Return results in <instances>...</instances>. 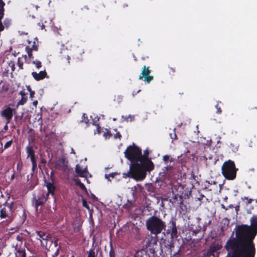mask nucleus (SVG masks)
I'll return each mask as SVG.
<instances>
[{"label":"nucleus","instance_id":"1","mask_svg":"<svg viewBox=\"0 0 257 257\" xmlns=\"http://www.w3.org/2000/svg\"><path fill=\"white\" fill-rule=\"evenodd\" d=\"M257 234V215L250 219V225L242 224L235 228V237L230 238L224 246L228 254H234L254 257L255 244L253 239Z\"/></svg>","mask_w":257,"mask_h":257},{"label":"nucleus","instance_id":"2","mask_svg":"<svg viewBox=\"0 0 257 257\" xmlns=\"http://www.w3.org/2000/svg\"><path fill=\"white\" fill-rule=\"evenodd\" d=\"M124 154L125 157L131 163L130 170L126 175L137 181H141L140 176H139L140 169L139 163L141 149L133 143L126 148Z\"/></svg>","mask_w":257,"mask_h":257},{"label":"nucleus","instance_id":"3","mask_svg":"<svg viewBox=\"0 0 257 257\" xmlns=\"http://www.w3.org/2000/svg\"><path fill=\"white\" fill-rule=\"evenodd\" d=\"M149 152L147 149L144 151L143 155L141 152L139 163L140 165L139 176H140L141 181L146 178L147 172H150L154 169V165L151 160L149 158Z\"/></svg>","mask_w":257,"mask_h":257},{"label":"nucleus","instance_id":"4","mask_svg":"<svg viewBox=\"0 0 257 257\" xmlns=\"http://www.w3.org/2000/svg\"><path fill=\"white\" fill-rule=\"evenodd\" d=\"M146 225L151 234L155 235L160 234L166 227V223L155 215L151 216L146 220Z\"/></svg>","mask_w":257,"mask_h":257},{"label":"nucleus","instance_id":"5","mask_svg":"<svg viewBox=\"0 0 257 257\" xmlns=\"http://www.w3.org/2000/svg\"><path fill=\"white\" fill-rule=\"evenodd\" d=\"M238 168L233 161L228 160L225 161L221 167V173L225 179L234 180L236 177Z\"/></svg>","mask_w":257,"mask_h":257},{"label":"nucleus","instance_id":"6","mask_svg":"<svg viewBox=\"0 0 257 257\" xmlns=\"http://www.w3.org/2000/svg\"><path fill=\"white\" fill-rule=\"evenodd\" d=\"M37 234L39 237L38 238L41 241L43 245L45 244L46 242V247L48 250H52L53 246L57 247L58 245L57 240H55L53 242V240L50 238V240H49V236L46 234L45 232L42 231H37Z\"/></svg>","mask_w":257,"mask_h":257},{"label":"nucleus","instance_id":"7","mask_svg":"<svg viewBox=\"0 0 257 257\" xmlns=\"http://www.w3.org/2000/svg\"><path fill=\"white\" fill-rule=\"evenodd\" d=\"M166 233L171 235V238L174 239L178 237V230L176 226V219L172 218L168 223V229Z\"/></svg>","mask_w":257,"mask_h":257},{"label":"nucleus","instance_id":"8","mask_svg":"<svg viewBox=\"0 0 257 257\" xmlns=\"http://www.w3.org/2000/svg\"><path fill=\"white\" fill-rule=\"evenodd\" d=\"M151 72V71L150 70L149 67H147L145 65L142 68V72L139 75V79L141 80L144 78L145 82L150 83L154 79V77L150 75Z\"/></svg>","mask_w":257,"mask_h":257},{"label":"nucleus","instance_id":"9","mask_svg":"<svg viewBox=\"0 0 257 257\" xmlns=\"http://www.w3.org/2000/svg\"><path fill=\"white\" fill-rule=\"evenodd\" d=\"M152 234L147 235L143 239V243L147 247H153L157 243L158 240L157 235H154V236H153Z\"/></svg>","mask_w":257,"mask_h":257},{"label":"nucleus","instance_id":"10","mask_svg":"<svg viewBox=\"0 0 257 257\" xmlns=\"http://www.w3.org/2000/svg\"><path fill=\"white\" fill-rule=\"evenodd\" d=\"M166 250L165 252H168L170 253L171 256L179 257V252L180 248L179 246H176V249H175V245L173 243L169 242L167 245H165Z\"/></svg>","mask_w":257,"mask_h":257},{"label":"nucleus","instance_id":"11","mask_svg":"<svg viewBox=\"0 0 257 257\" xmlns=\"http://www.w3.org/2000/svg\"><path fill=\"white\" fill-rule=\"evenodd\" d=\"M1 114L7 120V123H9L13 117V109L8 107L1 112Z\"/></svg>","mask_w":257,"mask_h":257},{"label":"nucleus","instance_id":"12","mask_svg":"<svg viewBox=\"0 0 257 257\" xmlns=\"http://www.w3.org/2000/svg\"><path fill=\"white\" fill-rule=\"evenodd\" d=\"M67 161L65 158H59L55 163V168L57 169L66 168L67 167Z\"/></svg>","mask_w":257,"mask_h":257},{"label":"nucleus","instance_id":"13","mask_svg":"<svg viewBox=\"0 0 257 257\" xmlns=\"http://www.w3.org/2000/svg\"><path fill=\"white\" fill-rule=\"evenodd\" d=\"M27 151L28 154V157L30 156L31 158V160L33 164V168L34 169L37 166L36 161L35 159L34 151L31 147H27Z\"/></svg>","mask_w":257,"mask_h":257},{"label":"nucleus","instance_id":"14","mask_svg":"<svg viewBox=\"0 0 257 257\" xmlns=\"http://www.w3.org/2000/svg\"><path fill=\"white\" fill-rule=\"evenodd\" d=\"M32 76L36 80H40L44 79L45 77H47V73L45 71H40L39 73L34 72L32 73Z\"/></svg>","mask_w":257,"mask_h":257},{"label":"nucleus","instance_id":"15","mask_svg":"<svg viewBox=\"0 0 257 257\" xmlns=\"http://www.w3.org/2000/svg\"><path fill=\"white\" fill-rule=\"evenodd\" d=\"M5 3L3 0H0V31H2L4 29V26H3L1 20L2 19L4 15V6Z\"/></svg>","mask_w":257,"mask_h":257},{"label":"nucleus","instance_id":"16","mask_svg":"<svg viewBox=\"0 0 257 257\" xmlns=\"http://www.w3.org/2000/svg\"><path fill=\"white\" fill-rule=\"evenodd\" d=\"M35 207L36 208V210H37V207L39 205H42L46 200V198L44 195H42L38 199L35 198Z\"/></svg>","mask_w":257,"mask_h":257},{"label":"nucleus","instance_id":"17","mask_svg":"<svg viewBox=\"0 0 257 257\" xmlns=\"http://www.w3.org/2000/svg\"><path fill=\"white\" fill-rule=\"evenodd\" d=\"M176 188H177L176 185H173L172 187V193L174 195L172 198L173 199V200H174V202H175V201L178 200V198L179 197L180 198V203H182V195H179L177 193H175V190L176 189Z\"/></svg>","mask_w":257,"mask_h":257},{"label":"nucleus","instance_id":"18","mask_svg":"<svg viewBox=\"0 0 257 257\" xmlns=\"http://www.w3.org/2000/svg\"><path fill=\"white\" fill-rule=\"evenodd\" d=\"M46 186L48 191V193L47 194V196H48L49 194H51L52 196H53L54 190L55 189V187L53 184L50 182L47 183Z\"/></svg>","mask_w":257,"mask_h":257},{"label":"nucleus","instance_id":"19","mask_svg":"<svg viewBox=\"0 0 257 257\" xmlns=\"http://www.w3.org/2000/svg\"><path fill=\"white\" fill-rule=\"evenodd\" d=\"M75 171L80 177H84L86 176V172L85 170H82L79 165H77L76 166Z\"/></svg>","mask_w":257,"mask_h":257},{"label":"nucleus","instance_id":"20","mask_svg":"<svg viewBox=\"0 0 257 257\" xmlns=\"http://www.w3.org/2000/svg\"><path fill=\"white\" fill-rule=\"evenodd\" d=\"M134 203L132 201H127V203L123 205V208L125 209L128 212L131 211L133 207Z\"/></svg>","mask_w":257,"mask_h":257},{"label":"nucleus","instance_id":"21","mask_svg":"<svg viewBox=\"0 0 257 257\" xmlns=\"http://www.w3.org/2000/svg\"><path fill=\"white\" fill-rule=\"evenodd\" d=\"M221 247H222V246L219 244H217L216 245H213V246H210L209 250L211 251V252H212L213 253H217V251L218 250L220 249Z\"/></svg>","mask_w":257,"mask_h":257},{"label":"nucleus","instance_id":"22","mask_svg":"<svg viewBox=\"0 0 257 257\" xmlns=\"http://www.w3.org/2000/svg\"><path fill=\"white\" fill-rule=\"evenodd\" d=\"M75 182L76 185H78L82 190L86 191V188H85L84 185L82 183L79 179H75Z\"/></svg>","mask_w":257,"mask_h":257},{"label":"nucleus","instance_id":"23","mask_svg":"<svg viewBox=\"0 0 257 257\" xmlns=\"http://www.w3.org/2000/svg\"><path fill=\"white\" fill-rule=\"evenodd\" d=\"M56 247L53 246V249L50 250V251H55V252H54V254L53 255V257L57 256L59 254V247H58V248H57L55 249Z\"/></svg>","mask_w":257,"mask_h":257},{"label":"nucleus","instance_id":"24","mask_svg":"<svg viewBox=\"0 0 257 257\" xmlns=\"http://www.w3.org/2000/svg\"><path fill=\"white\" fill-rule=\"evenodd\" d=\"M114 131L115 132H116V134L114 135L113 136V138L115 139H118L119 140H120L121 138V134H120L119 132H117V130H114Z\"/></svg>","mask_w":257,"mask_h":257},{"label":"nucleus","instance_id":"25","mask_svg":"<svg viewBox=\"0 0 257 257\" xmlns=\"http://www.w3.org/2000/svg\"><path fill=\"white\" fill-rule=\"evenodd\" d=\"M215 107L217 109L216 113L218 114H220L222 112V110L221 109V107L219 105V102H217V104L215 105Z\"/></svg>","mask_w":257,"mask_h":257},{"label":"nucleus","instance_id":"26","mask_svg":"<svg viewBox=\"0 0 257 257\" xmlns=\"http://www.w3.org/2000/svg\"><path fill=\"white\" fill-rule=\"evenodd\" d=\"M170 136L171 139L174 140L177 139V135L176 134V133L175 132V130L173 131L172 133L170 134Z\"/></svg>","mask_w":257,"mask_h":257},{"label":"nucleus","instance_id":"27","mask_svg":"<svg viewBox=\"0 0 257 257\" xmlns=\"http://www.w3.org/2000/svg\"><path fill=\"white\" fill-rule=\"evenodd\" d=\"M26 100H27L26 98H25L24 97H22L21 100L18 103V105L24 104L26 102Z\"/></svg>","mask_w":257,"mask_h":257},{"label":"nucleus","instance_id":"28","mask_svg":"<svg viewBox=\"0 0 257 257\" xmlns=\"http://www.w3.org/2000/svg\"><path fill=\"white\" fill-rule=\"evenodd\" d=\"M206 257H216L215 253L209 250L207 251Z\"/></svg>","mask_w":257,"mask_h":257},{"label":"nucleus","instance_id":"29","mask_svg":"<svg viewBox=\"0 0 257 257\" xmlns=\"http://www.w3.org/2000/svg\"><path fill=\"white\" fill-rule=\"evenodd\" d=\"M88 257H95V252L93 249L89 251Z\"/></svg>","mask_w":257,"mask_h":257},{"label":"nucleus","instance_id":"30","mask_svg":"<svg viewBox=\"0 0 257 257\" xmlns=\"http://www.w3.org/2000/svg\"><path fill=\"white\" fill-rule=\"evenodd\" d=\"M82 205L84 207H86L88 210H89V207L87 204V201L85 199H82Z\"/></svg>","mask_w":257,"mask_h":257},{"label":"nucleus","instance_id":"31","mask_svg":"<svg viewBox=\"0 0 257 257\" xmlns=\"http://www.w3.org/2000/svg\"><path fill=\"white\" fill-rule=\"evenodd\" d=\"M12 143H13V141L12 140L7 142L4 146L5 148L6 149V148H8L9 147H10L11 146Z\"/></svg>","mask_w":257,"mask_h":257},{"label":"nucleus","instance_id":"32","mask_svg":"<svg viewBox=\"0 0 257 257\" xmlns=\"http://www.w3.org/2000/svg\"><path fill=\"white\" fill-rule=\"evenodd\" d=\"M110 177H112V173H109L108 174H105V178L107 179L109 181H111Z\"/></svg>","mask_w":257,"mask_h":257},{"label":"nucleus","instance_id":"33","mask_svg":"<svg viewBox=\"0 0 257 257\" xmlns=\"http://www.w3.org/2000/svg\"><path fill=\"white\" fill-rule=\"evenodd\" d=\"M33 63L36 64V66L38 68H40L41 67V63L40 61L35 62L34 61Z\"/></svg>","mask_w":257,"mask_h":257},{"label":"nucleus","instance_id":"34","mask_svg":"<svg viewBox=\"0 0 257 257\" xmlns=\"http://www.w3.org/2000/svg\"><path fill=\"white\" fill-rule=\"evenodd\" d=\"M110 243L111 248H110V250L109 251V255H110V257H112V243L111 240L110 241Z\"/></svg>","mask_w":257,"mask_h":257},{"label":"nucleus","instance_id":"35","mask_svg":"<svg viewBox=\"0 0 257 257\" xmlns=\"http://www.w3.org/2000/svg\"><path fill=\"white\" fill-rule=\"evenodd\" d=\"M169 158L170 156L168 155H165L163 156V160L166 162H167L168 161Z\"/></svg>","mask_w":257,"mask_h":257},{"label":"nucleus","instance_id":"36","mask_svg":"<svg viewBox=\"0 0 257 257\" xmlns=\"http://www.w3.org/2000/svg\"><path fill=\"white\" fill-rule=\"evenodd\" d=\"M206 183H208V184H217V182L215 181H206Z\"/></svg>","mask_w":257,"mask_h":257},{"label":"nucleus","instance_id":"37","mask_svg":"<svg viewBox=\"0 0 257 257\" xmlns=\"http://www.w3.org/2000/svg\"><path fill=\"white\" fill-rule=\"evenodd\" d=\"M170 70L171 71H170V74H173L175 72V69L172 67L170 68Z\"/></svg>","mask_w":257,"mask_h":257},{"label":"nucleus","instance_id":"38","mask_svg":"<svg viewBox=\"0 0 257 257\" xmlns=\"http://www.w3.org/2000/svg\"><path fill=\"white\" fill-rule=\"evenodd\" d=\"M28 55H29V57L31 58L32 56L31 50H30L29 49H28Z\"/></svg>","mask_w":257,"mask_h":257},{"label":"nucleus","instance_id":"39","mask_svg":"<svg viewBox=\"0 0 257 257\" xmlns=\"http://www.w3.org/2000/svg\"><path fill=\"white\" fill-rule=\"evenodd\" d=\"M18 65L21 69H23V63L20 62L19 59L18 60Z\"/></svg>","mask_w":257,"mask_h":257},{"label":"nucleus","instance_id":"40","mask_svg":"<svg viewBox=\"0 0 257 257\" xmlns=\"http://www.w3.org/2000/svg\"><path fill=\"white\" fill-rule=\"evenodd\" d=\"M30 97L33 98L34 96L35 92L34 91H32L30 92Z\"/></svg>","mask_w":257,"mask_h":257},{"label":"nucleus","instance_id":"41","mask_svg":"<svg viewBox=\"0 0 257 257\" xmlns=\"http://www.w3.org/2000/svg\"><path fill=\"white\" fill-rule=\"evenodd\" d=\"M96 125H97V130L98 133H100V126H99L98 124H96Z\"/></svg>","mask_w":257,"mask_h":257},{"label":"nucleus","instance_id":"42","mask_svg":"<svg viewBox=\"0 0 257 257\" xmlns=\"http://www.w3.org/2000/svg\"><path fill=\"white\" fill-rule=\"evenodd\" d=\"M246 198V199H247V203L248 204H250V203H251L252 202V199H250H250H248L247 198Z\"/></svg>","mask_w":257,"mask_h":257},{"label":"nucleus","instance_id":"43","mask_svg":"<svg viewBox=\"0 0 257 257\" xmlns=\"http://www.w3.org/2000/svg\"><path fill=\"white\" fill-rule=\"evenodd\" d=\"M20 94L21 95L22 97H24V96L25 95V92L24 91H21L20 92Z\"/></svg>","mask_w":257,"mask_h":257},{"label":"nucleus","instance_id":"44","mask_svg":"<svg viewBox=\"0 0 257 257\" xmlns=\"http://www.w3.org/2000/svg\"><path fill=\"white\" fill-rule=\"evenodd\" d=\"M27 88L29 92H31V91H32V90H31V87H30V86H28L27 87Z\"/></svg>","mask_w":257,"mask_h":257},{"label":"nucleus","instance_id":"45","mask_svg":"<svg viewBox=\"0 0 257 257\" xmlns=\"http://www.w3.org/2000/svg\"><path fill=\"white\" fill-rule=\"evenodd\" d=\"M21 253H22V256L25 257V256H26L25 252L24 251H22Z\"/></svg>","mask_w":257,"mask_h":257},{"label":"nucleus","instance_id":"46","mask_svg":"<svg viewBox=\"0 0 257 257\" xmlns=\"http://www.w3.org/2000/svg\"><path fill=\"white\" fill-rule=\"evenodd\" d=\"M33 104L35 105V106H36L37 104H38V101L37 100H36V101H34L33 103Z\"/></svg>","mask_w":257,"mask_h":257},{"label":"nucleus","instance_id":"47","mask_svg":"<svg viewBox=\"0 0 257 257\" xmlns=\"http://www.w3.org/2000/svg\"><path fill=\"white\" fill-rule=\"evenodd\" d=\"M91 196H92V197L93 198H94V199H96V197L95 196V195H94L93 194H91Z\"/></svg>","mask_w":257,"mask_h":257},{"label":"nucleus","instance_id":"48","mask_svg":"<svg viewBox=\"0 0 257 257\" xmlns=\"http://www.w3.org/2000/svg\"><path fill=\"white\" fill-rule=\"evenodd\" d=\"M191 177L194 179V178L195 177L194 174H192V176Z\"/></svg>","mask_w":257,"mask_h":257},{"label":"nucleus","instance_id":"49","mask_svg":"<svg viewBox=\"0 0 257 257\" xmlns=\"http://www.w3.org/2000/svg\"><path fill=\"white\" fill-rule=\"evenodd\" d=\"M235 209H236V211H237V210H238V209H239V206H238L236 207H235Z\"/></svg>","mask_w":257,"mask_h":257},{"label":"nucleus","instance_id":"50","mask_svg":"<svg viewBox=\"0 0 257 257\" xmlns=\"http://www.w3.org/2000/svg\"><path fill=\"white\" fill-rule=\"evenodd\" d=\"M12 70H13V71H14V65H13L12 66Z\"/></svg>","mask_w":257,"mask_h":257},{"label":"nucleus","instance_id":"51","mask_svg":"<svg viewBox=\"0 0 257 257\" xmlns=\"http://www.w3.org/2000/svg\"><path fill=\"white\" fill-rule=\"evenodd\" d=\"M53 175H54V173H53V171H52L51 173V176L52 177V176Z\"/></svg>","mask_w":257,"mask_h":257},{"label":"nucleus","instance_id":"52","mask_svg":"<svg viewBox=\"0 0 257 257\" xmlns=\"http://www.w3.org/2000/svg\"><path fill=\"white\" fill-rule=\"evenodd\" d=\"M71 153H73V154H75V152H74V150H73V149H72Z\"/></svg>","mask_w":257,"mask_h":257},{"label":"nucleus","instance_id":"53","mask_svg":"<svg viewBox=\"0 0 257 257\" xmlns=\"http://www.w3.org/2000/svg\"><path fill=\"white\" fill-rule=\"evenodd\" d=\"M14 176H15V175H14V174H13V175L12 176V177H11V178H12V179H14Z\"/></svg>","mask_w":257,"mask_h":257},{"label":"nucleus","instance_id":"54","mask_svg":"<svg viewBox=\"0 0 257 257\" xmlns=\"http://www.w3.org/2000/svg\"><path fill=\"white\" fill-rule=\"evenodd\" d=\"M110 136H111V134L109 133V134H108V138H109Z\"/></svg>","mask_w":257,"mask_h":257},{"label":"nucleus","instance_id":"55","mask_svg":"<svg viewBox=\"0 0 257 257\" xmlns=\"http://www.w3.org/2000/svg\"><path fill=\"white\" fill-rule=\"evenodd\" d=\"M104 136L105 137V138H107V135L105 134H104Z\"/></svg>","mask_w":257,"mask_h":257},{"label":"nucleus","instance_id":"56","mask_svg":"<svg viewBox=\"0 0 257 257\" xmlns=\"http://www.w3.org/2000/svg\"><path fill=\"white\" fill-rule=\"evenodd\" d=\"M115 226V224H114L113 228Z\"/></svg>","mask_w":257,"mask_h":257}]
</instances>
